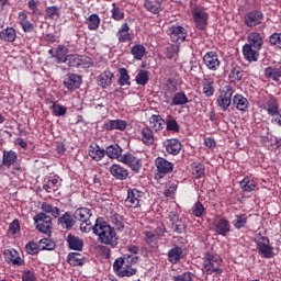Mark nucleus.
<instances>
[{"label":"nucleus","mask_w":281,"mask_h":281,"mask_svg":"<svg viewBox=\"0 0 281 281\" xmlns=\"http://www.w3.org/2000/svg\"><path fill=\"white\" fill-rule=\"evenodd\" d=\"M25 249L26 252L30 254V256H36V254H38V249L41 248L36 243L30 241L29 244H26Z\"/></svg>","instance_id":"obj_64"},{"label":"nucleus","mask_w":281,"mask_h":281,"mask_svg":"<svg viewBox=\"0 0 281 281\" xmlns=\"http://www.w3.org/2000/svg\"><path fill=\"white\" fill-rule=\"evenodd\" d=\"M270 45H273L274 47H279L281 49V33H273L269 37Z\"/></svg>","instance_id":"obj_63"},{"label":"nucleus","mask_w":281,"mask_h":281,"mask_svg":"<svg viewBox=\"0 0 281 281\" xmlns=\"http://www.w3.org/2000/svg\"><path fill=\"white\" fill-rule=\"evenodd\" d=\"M172 280L173 281H194V274H192V272L190 271H187V272H183L182 274L173 276Z\"/></svg>","instance_id":"obj_60"},{"label":"nucleus","mask_w":281,"mask_h":281,"mask_svg":"<svg viewBox=\"0 0 281 281\" xmlns=\"http://www.w3.org/2000/svg\"><path fill=\"white\" fill-rule=\"evenodd\" d=\"M136 83L140 85L142 87H145V85H148V71L146 70H140L137 75H136Z\"/></svg>","instance_id":"obj_56"},{"label":"nucleus","mask_w":281,"mask_h":281,"mask_svg":"<svg viewBox=\"0 0 281 281\" xmlns=\"http://www.w3.org/2000/svg\"><path fill=\"white\" fill-rule=\"evenodd\" d=\"M113 78H115V75L110 70H105L98 76V86L102 87V89H106V87H111V85H113Z\"/></svg>","instance_id":"obj_25"},{"label":"nucleus","mask_w":281,"mask_h":281,"mask_svg":"<svg viewBox=\"0 0 281 281\" xmlns=\"http://www.w3.org/2000/svg\"><path fill=\"white\" fill-rule=\"evenodd\" d=\"M60 16V9L56 5L47 7L45 11V19H58Z\"/></svg>","instance_id":"obj_52"},{"label":"nucleus","mask_w":281,"mask_h":281,"mask_svg":"<svg viewBox=\"0 0 281 281\" xmlns=\"http://www.w3.org/2000/svg\"><path fill=\"white\" fill-rule=\"evenodd\" d=\"M58 188H60V181L56 177L48 178V181L43 186V190L48 194L57 192Z\"/></svg>","instance_id":"obj_40"},{"label":"nucleus","mask_w":281,"mask_h":281,"mask_svg":"<svg viewBox=\"0 0 281 281\" xmlns=\"http://www.w3.org/2000/svg\"><path fill=\"white\" fill-rule=\"evenodd\" d=\"M165 55L168 58V60H172V58H177L179 56V44H171L167 46Z\"/></svg>","instance_id":"obj_47"},{"label":"nucleus","mask_w":281,"mask_h":281,"mask_svg":"<svg viewBox=\"0 0 281 281\" xmlns=\"http://www.w3.org/2000/svg\"><path fill=\"white\" fill-rule=\"evenodd\" d=\"M68 49L66 47L59 46L56 50V60L57 63H67L69 59Z\"/></svg>","instance_id":"obj_50"},{"label":"nucleus","mask_w":281,"mask_h":281,"mask_svg":"<svg viewBox=\"0 0 281 281\" xmlns=\"http://www.w3.org/2000/svg\"><path fill=\"white\" fill-rule=\"evenodd\" d=\"M41 210L43 211L42 213L44 214H50L53 218H59L60 217V209L57 206H54L47 202L42 203Z\"/></svg>","instance_id":"obj_39"},{"label":"nucleus","mask_w":281,"mask_h":281,"mask_svg":"<svg viewBox=\"0 0 281 281\" xmlns=\"http://www.w3.org/2000/svg\"><path fill=\"white\" fill-rule=\"evenodd\" d=\"M164 123L165 121L160 115L154 114L149 117V124L154 131H161V128H164Z\"/></svg>","instance_id":"obj_44"},{"label":"nucleus","mask_w":281,"mask_h":281,"mask_svg":"<svg viewBox=\"0 0 281 281\" xmlns=\"http://www.w3.org/2000/svg\"><path fill=\"white\" fill-rule=\"evenodd\" d=\"M111 13H112V19H114V21H122V20H124V10H122L115 3H112Z\"/></svg>","instance_id":"obj_55"},{"label":"nucleus","mask_w":281,"mask_h":281,"mask_svg":"<svg viewBox=\"0 0 281 281\" xmlns=\"http://www.w3.org/2000/svg\"><path fill=\"white\" fill-rule=\"evenodd\" d=\"M128 123L124 120H109L103 124L104 131H126Z\"/></svg>","instance_id":"obj_23"},{"label":"nucleus","mask_w":281,"mask_h":281,"mask_svg":"<svg viewBox=\"0 0 281 281\" xmlns=\"http://www.w3.org/2000/svg\"><path fill=\"white\" fill-rule=\"evenodd\" d=\"M167 258L170 262V265H179L183 258H186V255L183 254V248L180 246L172 247L168 254Z\"/></svg>","instance_id":"obj_18"},{"label":"nucleus","mask_w":281,"mask_h":281,"mask_svg":"<svg viewBox=\"0 0 281 281\" xmlns=\"http://www.w3.org/2000/svg\"><path fill=\"white\" fill-rule=\"evenodd\" d=\"M130 30L131 27L128 26V23L122 24V26L116 32L119 43H128V41H132L131 33H128Z\"/></svg>","instance_id":"obj_34"},{"label":"nucleus","mask_w":281,"mask_h":281,"mask_svg":"<svg viewBox=\"0 0 281 281\" xmlns=\"http://www.w3.org/2000/svg\"><path fill=\"white\" fill-rule=\"evenodd\" d=\"M188 95L183 92H177L172 97V105L173 106H183V104H188Z\"/></svg>","instance_id":"obj_45"},{"label":"nucleus","mask_w":281,"mask_h":281,"mask_svg":"<svg viewBox=\"0 0 281 281\" xmlns=\"http://www.w3.org/2000/svg\"><path fill=\"white\" fill-rule=\"evenodd\" d=\"M155 166L158 172L157 177H159V179L166 177V175H170L172 170H175V165L164 157L156 158Z\"/></svg>","instance_id":"obj_9"},{"label":"nucleus","mask_w":281,"mask_h":281,"mask_svg":"<svg viewBox=\"0 0 281 281\" xmlns=\"http://www.w3.org/2000/svg\"><path fill=\"white\" fill-rule=\"evenodd\" d=\"M261 109H263V111L271 117H276L280 113V103L278 102V99L269 97L261 105Z\"/></svg>","instance_id":"obj_13"},{"label":"nucleus","mask_w":281,"mask_h":281,"mask_svg":"<svg viewBox=\"0 0 281 281\" xmlns=\"http://www.w3.org/2000/svg\"><path fill=\"white\" fill-rule=\"evenodd\" d=\"M80 85H82V76L76 74L68 75L67 80L64 81V86L68 91H76V89H80Z\"/></svg>","instance_id":"obj_19"},{"label":"nucleus","mask_w":281,"mask_h":281,"mask_svg":"<svg viewBox=\"0 0 281 281\" xmlns=\"http://www.w3.org/2000/svg\"><path fill=\"white\" fill-rule=\"evenodd\" d=\"M179 123H177V120L172 119V116H169L167 120V131H171L172 133H179Z\"/></svg>","instance_id":"obj_61"},{"label":"nucleus","mask_w":281,"mask_h":281,"mask_svg":"<svg viewBox=\"0 0 281 281\" xmlns=\"http://www.w3.org/2000/svg\"><path fill=\"white\" fill-rule=\"evenodd\" d=\"M191 172L194 179H201V177L205 176V166H203V164H195Z\"/></svg>","instance_id":"obj_53"},{"label":"nucleus","mask_w":281,"mask_h":281,"mask_svg":"<svg viewBox=\"0 0 281 281\" xmlns=\"http://www.w3.org/2000/svg\"><path fill=\"white\" fill-rule=\"evenodd\" d=\"M50 111L55 117H63L67 115V108H65V105L56 104V102H53Z\"/></svg>","instance_id":"obj_49"},{"label":"nucleus","mask_w":281,"mask_h":281,"mask_svg":"<svg viewBox=\"0 0 281 281\" xmlns=\"http://www.w3.org/2000/svg\"><path fill=\"white\" fill-rule=\"evenodd\" d=\"M239 187L243 192H256V189L258 188V182L249 177H246L241 181H239Z\"/></svg>","instance_id":"obj_32"},{"label":"nucleus","mask_w":281,"mask_h":281,"mask_svg":"<svg viewBox=\"0 0 281 281\" xmlns=\"http://www.w3.org/2000/svg\"><path fill=\"white\" fill-rule=\"evenodd\" d=\"M171 229L176 234H183L186 233V223H183V221L181 220H178L177 222H173V224H171Z\"/></svg>","instance_id":"obj_59"},{"label":"nucleus","mask_w":281,"mask_h":281,"mask_svg":"<svg viewBox=\"0 0 281 281\" xmlns=\"http://www.w3.org/2000/svg\"><path fill=\"white\" fill-rule=\"evenodd\" d=\"M88 155L91 157V159H93V161H102V159H104L105 153L104 149L99 145H90Z\"/></svg>","instance_id":"obj_30"},{"label":"nucleus","mask_w":281,"mask_h":281,"mask_svg":"<svg viewBox=\"0 0 281 281\" xmlns=\"http://www.w3.org/2000/svg\"><path fill=\"white\" fill-rule=\"evenodd\" d=\"M66 240L68 243L69 249H72L74 251H82V247H85V241L80 237L69 234Z\"/></svg>","instance_id":"obj_28"},{"label":"nucleus","mask_w":281,"mask_h":281,"mask_svg":"<svg viewBox=\"0 0 281 281\" xmlns=\"http://www.w3.org/2000/svg\"><path fill=\"white\" fill-rule=\"evenodd\" d=\"M131 54L134 56L136 60H142V58H144V54H146V47L136 44L132 47Z\"/></svg>","instance_id":"obj_48"},{"label":"nucleus","mask_w":281,"mask_h":281,"mask_svg":"<svg viewBox=\"0 0 281 281\" xmlns=\"http://www.w3.org/2000/svg\"><path fill=\"white\" fill-rule=\"evenodd\" d=\"M91 210H89L88 207H80L77 209L75 212V218H77V221H80V231L83 234H89V232L93 229V225L91 224Z\"/></svg>","instance_id":"obj_4"},{"label":"nucleus","mask_w":281,"mask_h":281,"mask_svg":"<svg viewBox=\"0 0 281 281\" xmlns=\"http://www.w3.org/2000/svg\"><path fill=\"white\" fill-rule=\"evenodd\" d=\"M119 74V85L121 87H131V75H128V70L126 68H120Z\"/></svg>","instance_id":"obj_43"},{"label":"nucleus","mask_w":281,"mask_h":281,"mask_svg":"<svg viewBox=\"0 0 281 281\" xmlns=\"http://www.w3.org/2000/svg\"><path fill=\"white\" fill-rule=\"evenodd\" d=\"M233 105L237 111L245 113V111L249 109V100H247L243 94H235L233 97Z\"/></svg>","instance_id":"obj_27"},{"label":"nucleus","mask_w":281,"mask_h":281,"mask_svg":"<svg viewBox=\"0 0 281 281\" xmlns=\"http://www.w3.org/2000/svg\"><path fill=\"white\" fill-rule=\"evenodd\" d=\"M56 249V243L49 238H43L40 240L41 251H54Z\"/></svg>","instance_id":"obj_46"},{"label":"nucleus","mask_w":281,"mask_h":281,"mask_svg":"<svg viewBox=\"0 0 281 281\" xmlns=\"http://www.w3.org/2000/svg\"><path fill=\"white\" fill-rule=\"evenodd\" d=\"M192 214L193 216H196V218H201V216L205 214V206H203V203L195 202L192 206Z\"/></svg>","instance_id":"obj_57"},{"label":"nucleus","mask_w":281,"mask_h":281,"mask_svg":"<svg viewBox=\"0 0 281 281\" xmlns=\"http://www.w3.org/2000/svg\"><path fill=\"white\" fill-rule=\"evenodd\" d=\"M143 195L144 193L138 189H128L127 196L124 201L125 207H139V199H142Z\"/></svg>","instance_id":"obj_12"},{"label":"nucleus","mask_w":281,"mask_h":281,"mask_svg":"<svg viewBox=\"0 0 281 281\" xmlns=\"http://www.w3.org/2000/svg\"><path fill=\"white\" fill-rule=\"evenodd\" d=\"M164 145L168 155L177 156L179 153H181L182 145L181 142L177 138L167 139Z\"/></svg>","instance_id":"obj_21"},{"label":"nucleus","mask_w":281,"mask_h":281,"mask_svg":"<svg viewBox=\"0 0 281 281\" xmlns=\"http://www.w3.org/2000/svg\"><path fill=\"white\" fill-rule=\"evenodd\" d=\"M263 21H265V13H262L260 10L249 11L244 16V23L247 27H256L257 25H262Z\"/></svg>","instance_id":"obj_10"},{"label":"nucleus","mask_w":281,"mask_h":281,"mask_svg":"<svg viewBox=\"0 0 281 281\" xmlns=\"http://www.w3.org/2000/svg\"><path fill=\"white\" fill-rule=\"evenodd\" d=\"M57 225L61 227V229H74V225H76V216L71 214V212H66L57 217Z\"/></svg>","instance_id":"obj_15"},{"label":"nucleus","mask_w":281,"mask_h":281,"mask_svg":"<svg viewBox=\"0 0 281 281\" xmlns=\"http://www.w3.org/2000/svg\"><path fill=\"white\" fill-rule=\"evenodd\" d=\"M104 153L109 159H117V161H120L122 157V147L117 144H112L104 149Z\"/></svg>","instance_id":"obj_31"},{"label":"nucleus","mask_w":281,"mask_h":281,"mask_svg":"<svg viewBox=\"0 0 281 281\" xmlns=\"http://www.w3.org/2000/svg\"><path fill=\"white\" fill-rule=\"evenodd\" d=\"M100 15L97 13H92L86 19V25L88 26V30L91 32H95L100 27Z\"/></svg>","instance_id":"obj_38"},{"label":"nucleus","mask_w":281,"mask_h":281,"mask_svg":"<svg viewBox=\"0 0 281 281\" xmlns=\"http://www.w3.org/2000/svg\"><path fill=\"white\" fill-rule=\"evenodd\" d=\"M243 54L245 60H248V63H257L258 58H260V49H256L251 45L245 44L243 46Z\"/></svg>","instance_id":"obj_20"},{"label":"nucleus","mask_w":281,"mask_h":281,"mask_svg":"<svg viewBox=\"0 0 281 281\" xmlns=\"http://www.w3.org/2000/svg\"><path fill=\"white\" fill-rule=\"evenodd\" d=\"M137 273V269L126 266L116 274L120 278H131Z\"/></svg>","instance_id":"obj_54"},{"label":"nucleus","mask_w":281,"mask_h":281,"mask_svg":"<svg viewBox=\"0 0 281 281\" xmlns=\"http://www.w3.org/2000/svg\"><path fill=\"white\" fill-rule=\"evenodd\" d=\"M191 14L193 16V23L196 30H205V27H207V21H210V13L199 7H195L192 9Z\"/></svg>","instance_id":"obj_7"},{"label":"nucleus","mask_w":281,"mask_h":281,"mask_svg":"<svg viewBox=\"0 0 281 281\" xmlns=\"http://www.w3.org/2000/svg\"><path fill=\"white\" fill-rule=\"evenodd\" d=\"M67 64L69 67L80 68V55H68Z\"/></svg>","instance_id":"obj_62"},{"label":"nucleus","mask_w":281,"mask_h":281,"mask_svg":"<svg viewBox=\"0 0 281 281\" xmlns=\"http://www.w3.org/2000/svg\"><path fill=\"white\" fill-rule=\"evenodd\" d=\"M215 232L220 236H227L232 232V224L226 218H220L215 223Z\"/></svg>","instance_id":"obj_26"},{"label":"nucleus","mask_w":281,"mask_h":281,"mask_svg":"<svg viewBox=\"0 0 281 281\" xmlns=\"http://www.w3.org/2000/svg\"><path fill=\"white\" fill-rule=\"evenodd\" d=\"M120 162L124 164V166H128L132 172H139L142 170V158L134 156L132 153L123 154L120 158Z\"/></svg>","instance_id":"obj_8"},{"label":"nucleus","mask_w":281,"mask_h":281,"mask_svg":"<svg viewBox=\"0 0 281 281\" xmlns=\"http://www.w3.org/2000/svg\"><path fill=\"white\" fill-rule=\"evenodd\" d=\"M255 243L257 245L258 255L262 256V258L271 259L273 256H276L269 237H265L262 234H257L255 236Z\"/></svg>","instance_id":"obj_3"},{"label":"nucleus","mask_w":281,"mask_h":281,"mask_svg":"<svg viewBox=\"0 0 281 281\" xmlns=\"http://www.w3.org/2000/svg\"><path fill=\"white\" fill-rule=\"evenodd\" d=\"M161 3H164V0H145L144 5L151 14H159L161 12Z\"/></svg>","instance_id":"obj_36"},{"label":"nucleus","mask_w":281,"mask_h":281,"mask_svg":"<svg viewBox=\"0 0 281 281\" xmlns=\"http://www.w3.org/2000/svg\"><path fill=\"white\" fill-rule=\"evenodd\" d=\"M243 76H245L243 68L240 66H233L228 78L233 85H236V82H240V80H243Z\"/></svg>","instance_id":"obj_37"},{"label":"nucleus","mask_w":281,"mask_h":281,"mask_svg":"<svg viewBox=\"0 0 281 281\" xmlns=\"http://www.w3.org/2000/svg\"><path fill=\"white\" fill-rule=\"evenodd\" d=\"M16 161H19V154L12 149H4L2 151V161L0 164V168H12Z\"/></svg>","instance_id":"obj_16"},{"label":"nucleus","mask_w":281,"mask_h":281,"mask_svg":"<svg viewBox=\"0 0 281 281\" xmlns=\"http://www.w3.org/2000/svg\"><path fill=\"white\" fill-rule=\"evenodd\" d=\"M142 142L145 146H153L155 144V132L150 127H144L140 131Z\"/></svg>","instance_id":"obj_35"},{"label":"nucleus","mask_w":281,"mask_h":281,"mask_svg":"<svg viewBox=\"0 0 281 281\" xmlns=\"http://www.w3.org/2000/svg\"><path fill=\"white\" fill-rule=\"evenodd\" d=\"M168 35L170 36L172 43H183L188 37V32L181 25H171L168 29Z\"/></svg>","instance_id":"obj_11"},{"label":"nucleus","mask_w":281,"mask_h":281,"mask_svg":"<svg viewBox=\"0 0 281 281\" xmlns=\"http://www.w3.org/2000/svg\"><path fill=\"white\" fill-rule=\"evenodd\" d=\"M203 63L210 71H217L221 67V60H218V55L215 52H209L203 56Z\"/></svg>","instance_id":"obj_14"},{"label":"nucleus","mask_w":281,"mask_h":281,"mask_svg":"<svg viewBox=\"0 0 281 281\" xmlns=\"http://www.w3.org/2000/svg\"><path fill=\"white\" fill-rule=\"evenodd\" d=\"M0 41H3V43H14L16 41V30L11 26L3 29L0 32Z\"/></svg>","instance_id":"obj_29"},{"label":"nucleus","mask_w":281,"mask_h":281,"mask_svg":"<svg viewBox=\"0 0 281 281\" xmlns=\"http://www.w3.org/2000/svg\"><path fill=\"white\" fill-rule=\"evenodd\" d=\"M110 173L112 177H114V179H117L119 181H125V179H128V169L117 164H114L110 167Z\"/></svg>","instance_id":"obj_22"},{"label":"nucleus","mask_w":281,"mask_h":281,"mask_svg":"<svg viewBox=\"0 0 281 281\" xmlns=\"http://www.w3.org/2000/svg\"><path fill=\"white\" fill-rule=\"evenodd\" d=\"M223 258L213 252H206L203 257L202 272L205 276H221L223 273Z\"/></svg>","instance_id":"obj_2"},{"label":"nucleus","mask_w":281,"mask_h":281,"mask_svg":"<svg viewBox=\"0 0 281 281\" xmlns=\"http://www.w3.org/2000/svg\"><path fill=\"white\" fill-rule=\"evenodd\" d=\"M89 67H93V60L87 55H80L79 69H89Z\"/></svg>","instance_id":"obj_58"},{"label":"nucleus","mask_w":281,"mask_h":281,"mask_svg":"<svg viewBox=\"0 0 281 281\" xmlns=\"http://www.w3.org/2000/svg\"><path fill=\"white\" fill-rule=\"evenodd\" d=\"M266 78H269V80H274V82H278L281 78V69L277 67H268L265 70Z\"/></svg>","instance_id":"obj_42"},{"label":"nucleus","mask_w":281,"mask_h":281,"mask_svg":"<svg viewBox=\"0 0 281 281\" xmlns=\"http://www.w3.org/2000/svg\"><path fill=\"white\" fill-rule=\"evenodd\" d=\"M67 262L71 265V267H82L87 259L79 252H70L67 256Z\"/></svg>","instance_id":"obj_33"},{"label":"nucleus","mask_w":281,"mask_h":281,"mask_svg":"<svg viewBox=\"0 0 281 281\" xmlns=\"http://www.w3.org/2000/svg\"><path fill=\"white\" fill-rule=\"evenodd\" d=\"M91 229L94 236H98V243L116 247L117 234L115 233V228L109 225L104 220L98 217Z\"/></svg>","instance_id":"obj_1"},{"label":"nucleus","mask_w":281,"mask_h":281,"mask_svg":"<svg viewBox=\"0 0 281 281\" xmlns=\"http://www.w3.org/2000/svg\"><path fill=\"white\" fill-rule=\"evenodd\" d=\"M4 258L9 265L12 263L21 267V257L18 256L16 250H5Z\"/></svg>","instance_id":"obj_41"},{"label":"nucleus","mask_w":281,"mask_h":281,"mask_svg":"<svg viewBox=\"0 0 281 281\" xmlns=\"http://www.w3.org/2000/svg\"><path fill=\"white\" fill-rule=\"evenodd\" d=\"M234 95V87L227 85L224 86L217 98V106H221L222 111H227L232 106V97Z\"/></svg>","instance_id":"obj_6"},{"label":"nucleus","mask_w":281,"mask_h":281,"mask_svg":"<svg viewBox=\"0 0 281 281\" xmlns=\"http://www.w3.org/2000/svg\"><path fill=\"white\" fill-rule=\"evenodd\" d=\"M34 225L41 234H52V217L45 213H37L34 217Z\"/></svg>","instance_id":"obj_5"},{"label":"nucleus","mask_w":281,"mask_h":281,"mask_svg":"<svg viewBox=\"0 0 281 281\" xmlns=\"http://www.w3.org/2000/svg\"><path fill=\"white\" fill-rule=\"evenodd\" d=\"M247 42L248 43L246 45H250V47H254V49H262L265 37H262V34L252 31L247 35Z\"/></svg>","instance_id":"obj_17"},{"label":"nucleus","mask_w":281,"mask_h":281,"mask_svg":"<svg viewBox=\"0 0 281 281\" xmlns=\"http://www.w3.org/2000/svg\"><path fill=\"white\" fill-rule=\"evenodd\" d=\"M202 93L205 95V98H212V95L216 93L214 79L210 77H204L202 79Z\"/></svg>","instance_id":"obj_24"},{"label":"nucleus","mask_w":281,"mask_h":281,"mask_svg":"<svg viewBox=\"0 0 281 281\" xmlns=\"http://www.w3.org/2000/svg\"><path fill=\"white\" fill-rule=\"evenodd\" d=\"M233 225L235 229H243V227L247 225V214L236 215L235 220L233 221Z\"/></svg>","instance_id":"obj_51"}]
</instances>
